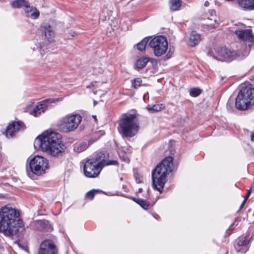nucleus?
<instances>
[{
    "mask_svg": "<svg viewBox=\"0 0 254 254\" xmlns=\"http://www.w3.org/2000/svg\"><path fill=\"white\" fill-rule=\"evenodd\" d=\"M134 176L136 183H140L143 182V178L142 176L137 173L134 174Z\"/></svg>",
    "mask_w": 254,
    "mask_h": 254,
    "instance_id": "nucleus-32",
    "label": "nucleus"
},
{
    "mask_svg": "<svg viewBox=\"0 0 254 254\" xmlns=\"http://www.w3.org/2000/svg\"><path fill=\"white\" fill-rule=\"evenodd\" d=\"M77 254L76 253H74V252H72L71 254Z\"/></svg>",
    "mask_w": 254,
    "mask_h": 254,
    "instance_id": "nucleus-45",
    "label": "nucleus"
},
{
    "mask_svg": "<svg viewBox=\"0 0 254 254\" xmlns=\"http://www.w3.org/2000/svg\"><path fill=\"white\" fill-rule=\"evenodd\" d=\"M43 229H46V227H43Z\"/></svg>",
    "mask_w": 254,
    "mask_h": 254,
    "instance_id": "nucleus-47",
    "label": "nucleus"
},
{
    "mask_svg": "<svg viewBox=\"0 0 254 254\" xmlns=\"http://www.w3.org/2000/svg\"><path fill=\"white\" fill-rule=\"evenodd\" d=\"M91 190L94 191V190H96V189H92Z\"/></svg>",
    "mask_w": 254,
    "mask_h": 254,
    "instance_id": "nucleus-43",
    "label": "nucleus"
},
{
    "mask_svg": "<svg viewBox=\"0 0 254 254\" xmlns=\"http://www.w3.org/2000/svg\"><path fill=\"white\" fill-rule=\"evenodd\" d=\"M54 102L53 99H46L34 106L33 105H29L27 107V112L30 114L36 117L39 115L41 113L45 112L48 108L49 104Z\"/></svg>",
    "mask_w": 254,
    "mask_h": 254,
    "instance_id": "nucleus-13",
    "label": "nucleus"
},
{
    "mask_svg": "<svg viewBox=\"0 0 254 254\" xmlns=\"http://www.w3.org/2000/svg\"><path fill=\"white\" fill-rule=\"evenodd\" d=\"M138 190H139V191L142 190V188H139Z\"/></svg>",
    "mask_w": 254,
    "mask_h": 254,
    "instance_id": "nucleus-44",
    "label": "nucleus"
},
{
    "mask_svg": "<svg viewBox=\"0 0 254 254\" xmlns=\"http://www.w3.org/2000/svg\"><path fill=\"white\" fill-rule=\"evenodd\" d=\"M118 191H116V193H112L111 191H103V193L107 195L111 196V195H120L122 196H125V197H127V196L125 195L123 193H120V194L117 193Z\"/></svg>",
    "mask_w": 254,
    "mask_h": 254,
    "instance_id": "nucleus-34",
    "label": "nucleus"
},
{
    "mask_svg": "<svg viewBox=\"0 0 254 254\" xmlns=\"http://www.w3.org/2000/svg\"><path fill=\"white\" fill-rule=\"evenodd\" d=\"M15 209L5 205L0 209V232L6 236H13L22 226V221Z\"/></svg>",
    "mask_w": 254,
    "mask_h": 254,
    "instance_id": "nucleus-2",
    "label": "nucleus"
},
{
    "mask_svg": "<svg viewBox=\"0 0 254 254\" xmlns=\"http://www.w3.org/2000/svg\"><path fill=\"white\" fill-rule=\"evenodd\" d=\"M201 41V37L200 34L196 33L195 31H192L187 41V44L189 46L191 47H194L197 45Z\"/></svg>",
    "mask_w": 254,
    "mask_h": 254,
    "instance_id": "nucleus-19",
    "label": "nucleus"
},
{
    "mask_svg": "<svg viewBox=\"0 0 254 254\" xmlns=\"http://www.w3.org/2000/svg\"><path fill=\"white\" fill-rule=\"evenodd\" d=\"M220 22L219 17L214 10H210L206 13L202 20V25L204 28L212 30L218 27Z\"/></svg>",
    "mask_w": 254,
    "mask_h": 254,
    "instance_id": "nucleus-11",
    "label": "nucleus"
},
{
    "mask_svg": "<svg viewBox=\"0 0 254 254\" xmlns=\"http://www.w3.org/2000/svg\"><path fill=\"white\" fill-rule=\"evenodd\" d=\"M38 254H58V251L52 241L45 240L41 243Z\"/></svg>",
    "mask_w": 254,
    "mask_h": 254,
    "instance_id": "nucleus-15",
    "label": "nucleus"
},
{
    "mask_svg": "<svg viewBox=\"0 0 254 254\" xmlns=\"http://www.w3.org/2000/svg\"><path fill=\"white\" fill-rule=\"evenodd\" d=\"M37 223L40 226H46L48 225V222L45 220H40L37 222Z\"/></svg>",
    "mask_w": 254,
    "mask_h": 254,
    "instance_id": "nucleus-35",
    "label": "nucleus"
},
{
    "mask_svg": "<svg viewBox=\"0 0 254 254\" xmlns=\"http://www.w3.org/2000/svg\"><path fill=\"white\" fill-rule=\"evenodd\" d=\"M251 238L249 236H246L239 240L238 242V246L240 248L237 250V252L245 253L249 250L248 244L250 243Z\"/></svg>",
    "mask_w": 254,
    "mask_h": 254,
    "instance_id": "nucleus-18",
    "label": "nucleus"
},
{
    "mask_svg": "<svg viewBox=\"0 0 254 254\" xmlns=\"http://www.w3.org/2000/svg\"><path fill=\"white\" fill-rule=\"evenodd\" d=\"M149 46L153 49L154 55L160 57L166 52L168 42L165 37L159 36L152 39L149 42Z\"/></svg>",
    "mask_w": 254,
    "mask_h": 254,
    "instance_id": "nucleus-9",
    "label": "nucleus"
},
{
    "mask_svg": "<svg viewBox=\"0 0 254 254\" xmlns=\"http://www.w3.org/2000/svg\"><path fill=\"white\" fill-rule=\"evenodd\" d=\"M173 158L166 157L159 164L152 173V185L153 188L157 190H161L166 182L167 175L173 169Z\"/></svg>",
    "mask_w": 254,
    "mask_h": 254,
    "instance_id": "nucleus-3",
    "label": "nucleus"
},
{
    "mask_svg": "<svg viewBox=\"0 0 254 254\" xmlns=\"http://www.w3.org/2000/svg\"><path fill=\"white\" fill-rule=\"evenodd\" d=\"M42 27L45 39L49 42H53L55 37V32L53 27L48 24L44 25Z\"/></svg>",
    "mask_w": 254,
    "mask_h": 254,
    "instance_id": "nucleus-17",
    "label": "nucleus"
},
{
    "mask_svg": "<svg viewBox=\"0 0 254 254\" xmlns=\"http://www.w3.org/2000/svg\"><path fill=\"white\" fill-rule=\"evenodd\" d=\"M97 102L96 101H94V106H95L97 104Z\"/></svg>",
    "mask_w": 254,
    "mask_h": 254,
    "instance_id": "nucleus-40",
    "label": "nucleus"
},
{
    "mask_svg": "<svg viewBox=\"0 0 254 254\" xmlns=\"http://www.w3.org/2000/svg\"><path fill=\"white\" fill-rule=\"evenodd\" d=\"M208 3H208V1H206V2H205V3H204V5H205V6H208Z\"/></svg>",
    "mask_w": 254,
    "mask_h": 254,
    "instance_id": "nucleus-39",
    "label": "nucleus"
},
{
    "mask_svg": "<svg viewBox=\"0 0 254 254\" xmlns=\"http://www.w3.org/2000/svg\"><path fill=\"white\" fill-rule=\"evenodd\" d=\"M84 173L85 175L89 178H95L98 176L102 170L93 160L88 159L84 164Z\"/></svg>",
    "mask_w": 254,
    "mask_h": 254,
    "instance_id": "nucleus-12",
    "label": "nucleus"
},
{
    "mask_svg": "<svg viewBox=\"0 0 254 254\" xmlns=\"http://www.w3.org/2000/svg\"><path fill=\"white\" fill-rule=\"evenodd\" d=\"M142 80L139 78H135L131 81V86L135 89L138 88L141 86Z\"/></svg>",
    "mask_w": 254,
    "mask_h": 254,
    "instance_id": "nucleus-28",
    "label": "nucleus"
},
{
    "mask_svg": "<svg viewBox=\"0 0 254 254\" xmlns=\"http://www.w3.org/2000/svg\"><path fill=\"white\" fill-rule=\"evenodd\" d=\"M76 35V33H75V32H73L71 34V36H75Z\"/></svg>",
    "mask_w": 254,
    "mask_h": 254,
    "instance_id": "nucleus-38",
    "label": "nucleus"
},
{
    "mask_svg": "<svg viewBox=\"0 0 254 254\" xmlns=\"http://www.w3.org/2000/svg\"><path fill=\"white\" fill-rule=\"evenodd\" d=\"M148 40L149 39L147 38H144L142 39L140 42L136 45L137 49L140 52L144 51Z\"/></svg>",
    "mask_w": 254,
    "mask_h": 254,
    "instance_id": "nucleus-27",
    "label": "nucleus"
},
{
    "mask_svg": "<svg viewBox=\"0 0 254 254\" xmlns=\"http://www.w3.org/2000/svg\"><path fill=\"white\" fill-rule=\"evenodd\" d=\"M190 95L193 97H196L198 96L200 93V90L198 88H191L190 90Z\"/></svg>",
    "mask_w": 254,
    "mask_h": 254,
    "instance_id": "nucleus-30",
    "label": "nucleus"
},
{
    "mask_svg": "<svg viewBox=\"0 0 254 254\" xmlns=\"http://www.w3.org/2000/svg\"><path fill=\"white\" fill-rule=\"evenodd\" d=\"M240 7L249 10L254 9V0H237Z\"/></svg>",
    "mask_w": 254,
    "mask_h": 254,
    "instance_id": "nucleus-21",
    "label": "nucleus"
},
{
    "mask_svg": "<svg viewBox=\"0 0 254 254\" xmlns=\"http://www.w3.org/2000/svg\"><path fill=\"white\" fill-rule=\"evenodd\" d=\"M3 197V195H2V194L0 193V198H2Z\"/></svg>",
    "mask_w": 254,
    "mask_h": 254,
    "instance_id": "nucleus-41",
    "label": "nucleus"
},
{
    "mask_svg": "<svg viewBox=\"0 0 254 254\" xmlns=\"http://www.w3.org/2000/svg\"><path fill=\"white\" fill-rule=\"evenodd\" d=\"M251 140L252 141H254V132H253L251 135Z\"/></svg>",
    "mask_w": 254,
    "mask_h": 254,
    "instance_id": "nucleus-36",
    "label": "nucleus"
},
{
    "mask_svg": "<svg viewBox=\"0 0 254 254\" xmlns=\"http://www.w3.org/2000/svg\"><path fill=\"white\" fill-rule=\"evenodd\" d=\"M98 191H87L85 194V197L86 199H88L89 200L92 199L94 195L95 194V192H97ZM103 192V191H101Z\"/></svg>",
    "mask_w": 254,
    "mask_h": 254,
    "instance_id": "nucleus-31",
    "label": "nucleus"
},
{
    "mask_svg": "<svg viewBox=\"0 0 254 254\" xmlns=\"http://www.w3.org/2000/svg\"><path fill=\"white\" fill-rule=\"evenodd\" d=\"M217 56L220 57V60L226 62H230L237 58H243L245 55H241L242 52L239 50L238 52L231 51L226 47H216L214 48Z\"/></svg>",
    "mask_w": 254,
    "mask_h": 254,
    "instance_id": "nucleus-10",
    "label": "nucleus"
},
{
    "mask_svg": "<svg viewBox=\"0 0 254 254\" xmlns=\"http://www.w3.org/2000/svg\"><path fill=\"white\" fill-rule=\"evenodd\" d=\"M182 4L181 0H170V8L172 11L177 10Z\"/></svg>",
    "mask_w": 254,
    "mask_h": 254,
    "instance_id": "nucleus-24",
    "label": "nucleus"
},
{
    "mask_svg": "<svg viewBox=\"0 0 254 254\" xmlns=\"http://www.w3.org/2000/svg\"><path fill=\"white\" fill-rule=\"evenodd\" d=\"M24 11L26 16L30 17L34 19H37L40 15V13L37 9L34 6H31L29 3H28V6L25 7Z\"/></svg>",
    "mask_w": 254,
    "mask_h": 254,
    "instance_id": "nucleus-20",
    "label": "nucleus"
},
{
    "mask_svg": "<svg viewBox=\"0 0 254 254\" xmlns=\"http://www.w3.org/2000/svg\"><path fill=\"white\" fill-rule=\"evenodd\" d=\"M237 37L243 42V46L240 50L242 52L241 55L247 56L254 45V36L252 34L251 29H238L234 32Z\"/></svg>",
    "mask_w": 254,
    "mask_h": 254,
    "instance_id": "nucleus-7",
    "label": "nucleus"
},
{
    "mask_svg": "<svg viewBox=\"0 0 254 254\" xmlns=\"http://www.w3.org/2000/svg\"><path fill=\"white\" fill-rule=\"evenodd\" d=\"M164 107V105L162 104H155L152 106L148 105L147 109L150 112L155 113L161 111Z\"/></svg>",
    "mask_w": 254,
    "mask_h": 254,
    "instance_id": "nucleus-26",
    "label": "nucleus"
},
{
    "mask_svg": "<svg viewBox=\"0 0 254 254\" xmlns=\"http://www.w3.org/2000/svg\"><path fill=\"white\" fill-rule=\"evenodd\" d=\"M237 109L244 110L254 104V88L251 85H242L236 99Z\"/></svg>",
    "mask_w": 254,
    "mask_h": 254,
    "instance_id": "nucleus-5",
    "label": "nucleus"
},
{
    "mask_svg": "<svg viewBox=\"0 0 254 254\" xmlns=\"http://www.w3.org/2000/svg\"><path fill=\"white\" fill-rule=\"evenodd\" d=\"M28 2L25 0H16L11 2V6L13 8H19L22 7H27Z\"/></svg>",
    "mask_w": 254,
    "mask_h": 254,
    "instance_id": "nucleus-23",
    "label": "nucleus"
},
{
    "mask_svg": "<svg viewBox=\"0 0 254 254\" xmlns=\"http://www.w3.org/2000/svg\"><path fill=\"white\" fill-rule=\"evenodd\" d=\"M88 146L89 142H83L74 144L73 146V150L75 152L79 153L85 150Z\"/></svg>",
    "mask_w": 254,
    "mask_h": 254,
    "instance_id": "nucleus-22",
    "label": "nucleus"
},
{
    "mask_svg": "<svg viewBox=\"0 0 254 254\" xmlns=\"http://www.w3.org/2000/svg\"><path fill=\"white\" fill-rule=\"evenodd\" d=\"M81 120L82 117L79 114H68L60 119L58 126L64 132L72 131L77 128Z\"/></svg>",
    "mask_w": 254,
    "mask_h": 254,
    "instance_id": "nucleus-6",
    "label": "nucleus"
},
{
    "mask_svg": "<svg viewBox=\"0 0 254 254\" xmlns=\"http://www.w3.org/2000/svg\"><path fill=\"white\" fill-rule=\"evenodd\" d=\"M29 167L32 173L38 176L42 175L48 168V161L41 156H35L30 160Z\"/></svg>",
    "mask_w": 254,
    "mask_h": 254,
    "instance_id": "nucleus-8",
    "label": "nucleus"
},
{
    "mask_svg": "<svg viewBox=\"0 0 254 254\" xmlns=\"http://www.w3.org/2000/svg\"><path fill=\"white\" fill-rule=\"evenodd\" d=\"M25 128L24 123L21 121H13L7 127L6 135L12 137L15 133L23 130Z\"/></svg>",
    "mask_w": 254,
    "mask_h": 254,
    "instance_id": "nucleus-16",
    "label": "nucleus"
},
{
    "mask_svg": "<svg viewBox=\"0 0 254 254\" xmlns=\"http://www.w3.org/2000/svg\"><path fill=\"white\" fill-rule=\"evenodd\" d=\"M34 145L35 148L55 157L62 156L65 148L62 141L61 135L52 130H47L37 137Z\"/></svg>",
    "mask_w": 254,
    "mask_h": 254,
    "instance_id": "nucleus-1",
    "label": "nucleus"
},
{
    "mask_svg": "<svg viewBox=\"0 0 254 254\" xmlns=\"http://www.w3.org/2000/svg\"><path fill=\"white\" fill-rule=\"evenodd\" d=\"M109 153L105 152H99L96 154L95 158L91 159L97 162V164L101 168L105 165H117L118 162L116 160H109Z\"/></svg>",
    "mask_w": 254,
    "mask_h": 254,
    "instance_id": "nucleus-14",
    "label": "nucleus"
},
{
    "mask_svg": "<svg viewBox=\"0 0 254 254\" xmlns=\"http://www.w3.org/2000/svg\"><path fill=\"white\" fill-rule=\"evenodd\" d=\"M234 229V227L232 225L230 226L229 228H228V230L229 231H232Z\"/></svg>",
    "mask_w": 254,
    "mask_h": 254,
    "instance_id": "nucleus-37",
    "label": "nucleus"
},
{
    "mask_svg": "<svg viewBox=\"0 0 254 254\" xmlns=\"http://www.w3.org/2000/svg\"><path fill=\"white\" fill-rule=\"evenodd\" d=\"M149 61V59L146 57L141 58L137 60L135 65L138 69L145 67Z\"/></svg>",
    "mask_w": 254,
    "mask_h": 254,
    "instance_id": "nucleus-25",
    "label": "nucleus"
},
{
    "mask_svg": "<svg viewBox=\"0 0 254 254\" xmlns=\"http://www.w3.org/2000/svg\"><path fill=\"white\" fill-rule=\"evenodd\" d=\"M139 125L135 115L123 114L118 121V129L124 137L130 138L134 136L138 131Z\"/></svg>",
    "mask_w": 254,
    "mask_h": 254,
    "instance_id": "nucleus-4",
    "label": "nucleus"
},
{
    "mask_svg": "<svg viewBox=\"0 0 254 254\" xmlns=\"http://www.w3.org/2000/svg\"><path fill=\"white\" fill-rule=\"evenodd\" d=\"M91 86H92V85H89V86H87V88H91Z\"/></svg>",
    "mask_w": 254,
    "mask_h": 254,
    "instance_id": "nucleus-42",
    "label": "nucleus"
},
{
    "mask_svg": "<svg viewBox=\"0 0 254 254\" xmlns=\"http://www.w3.org/2000/svg\"><path fill=\"white\" fill-rule=\"evenodd\" d=\"M248 190V191L251 190V189H250L249 190Z\"/></svg>",
    "mask_w": 254,
    "mask_h": 254,
    "instance_id": "nucleus-46",
    "label": "nucleus"
},
{
    "mask_svg": "<svg viewBox=\"0 0 254 254\" xmlns=\"http://www.w3.org/2000/svg\"><path fill=\"white\" fill-rule=\"evenodd\" d=\"M251 192V191H248L246 196L245 197L244 199L243 200V202H242V203L240 206V210H241L244 207V206L246 203V201H247V200L248 199V198L249 197V196L250 195Z\"/></svg>",
    "mask_w": 254,
    "mask_h": 254,
    "instance_id": "nucleus-33",
    "label": "nucleus"
},
{
    "mask_svg": "<svg viewBox=\"0 0 254 254\" xmlns=\"http://www.w3.org/2000/svg\"><path fill=\"white\" fill-rule=\"evenodd\" d=\"M132 199L136 202L138 204H139L140 206L144 209H147L148 208L149 204H147L145 201L141 199H137V200H135L134 198H132Z\"/></svg>",
    "mask_w": 254,
    "mask_h": 254,
    "instance_id": "nucleus-29",
    "label": "nucleus"
}]
</instances>
